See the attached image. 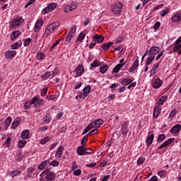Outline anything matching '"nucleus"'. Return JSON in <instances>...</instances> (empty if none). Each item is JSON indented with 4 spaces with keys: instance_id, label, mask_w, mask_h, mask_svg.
I'll list each match as a JSON object with an SVG mask.
<instances>
[{
    "instance_id": "nucleus-1",
    "label": "nucleus",
    "mask_w": 181,
    "mask_h": 181,
    "mask_svg": "<svg viewBox=\"0 0 181 181\" xmlns=\"http://www.w3.org/2000/svg\"><path fill=\"white\" fill-rule=\"evenodd\" d=\"M59 26H60V22L59 21L50 23L45 29V35H47V36L52 35L56 30V29L59 28Z\"/></svg>"
},
{
    "instance_id": "nucleus-2",
    "label": "nucleus",
    "mask_w": 181,
    "mask_h": 181,
    "mask_svg": "<svg viewBox=\"0 0 181 181\" xmlns=\"http://www.w3.org/2000/svg\"><path fill=\"white\" fill-rule=\"evenodd\" d=\"M42 175H45L46 181L54 180L56 177V173H54L53 171H43L40 174V176H42Z\"/></svg>"
},
{
    "instance_id": "nucleus-3",
    "label": "nucleus",
    "mask_w": 181,
    "mask_h": 181,
    "mask_svg": "<svg viewBox=\"0 0 181 181\" xmlns=\"http://www.w3.org/2000/svg\"><path fill=\"white\" fill-rule=\"evenodd\" d=\"M56 8H57V4L50 3L47 6L46 8H45L42 11V13H43L44 15H46V13H49V12H53V11H54Z\"/></svg>"
},
{
    "instance_id": "nucleus-4",
    "label": "nucleus",
    "mask_w": 181,
    "mask_h": 181,
    "mask_svg": "<svg viewBox=\"0 0 181 181\" xmlns=\"http://www.w3.org/2000/svg\"><path fill=\"white\" fill-rule=\"evenodd\" d=\"M112 11L113 13L118 15L122 12V4L121 3H117L112 6Z\"/></svg>"
},
{
    "instance_id": "nucleus-5",
    "label": "nucleus",
    "mask_w": 181,
    "mask_h": 181,
    "mask_svg": "<svg viewBox=\"0 0 181 181\" xmlns=\"http://www.w3.org/2000/svg\"><path fill=\"white\" fill-rule=\"evenodd\" d=\"M24 20L22 17H18L17 19H15L11 25V29H16L18 26L21 25V23H23Z\"/></svg>"
},
{
    "instance_id": "nucleus-6",
    "label": "nucleus",
    "mask_w": 181,
    "mask_h": 181,
    "mask_svg": "<svg viewBox=\"0 0 181 181\" xmlns=\"http://www.w3.org/2000/svg\"><path fill=\"white\" fill-rule=\"evenodd\" d=\"M76 35V28L75 27H71L69 33H68L66 37L65 38L66 42L68 43H70V40L73 39V37Z\"/></svg>"
},
{
    "instance_id": "nucleus-7",
    "label": "nucleus",
    "mask_w": 181,
    "mask_h": 181,
    "mask_svg": "<svg viewBox=\"0 0 181 181\" xmlns=\"http://www.w3.org/2000/svg\"><path fill=\"white\" fill-rule=\"evenodd\" d=\"M75 73L76 77H80V76H83L84 74V66L82 64H79L75 69Z\"/></svg>"
},
{
    "instance_id": "nucleus-8",
    "label": "nucleus",
    "mask_w": 181,
    "mask_h": 181,
    "mask_svg": "<svg viewBox=\"0 0 181 181\" xmlns=\"http://www.w3.org/2000/svg\"><path fill=\"white\" fill-rule=\"evenodd\" d=\"M160 52V48L159 47L153 46L150 48V49L147 52V54H151V56H155L158 54Z\"/></svg>"
},
{
    "instance_id": "nucleus-9",
    "label": "nucleus",
    "mask_w": 181,
    "mask_h": 181,
    "mask_svg": "<svg viewBox=\"0 0 181 181\" xmlns=\"http://www.w3.org/2000/svg\"><path fill=\"white\" fill-rule=\"evenodd\" d=\"M77 3H72L71 4L66 5L64 8V12H71V11H74L77 8Z\"/></svg>"
},
{
    "instance_id": "nucleus-10",
    "label": "nucleus",
    "mask_w": 181,
    "mask_h": 181,
    "mask_svg": "<svg viewBox=\"0 0 181 181\" xmlns=\"http://www.w3.org/2000/svg\"><path fill=\"white\" fill-rule=\"evenodd\" d=\"M42 26H43V20L38 19L35 24V26L33 28L34 32H40Z\"/></svg>"
},
{
    "instance_id": "nucleus-11",
    "label": "nucleus",
    "mask_w": 181,
    "mask_h": 181,
    "mask_svg": "<svg viewBox=\"0 0 181 181\" xmlns=\"http://www.w3.org/2000/svg\"><path fill=\"white\" fill-rule=\"evenodd\" d=\"M90 91H91V86H86L83 90V93H80L79 95L80 98H84V97H87L88 94H90Z\"/></svg>"
},
{
    "instance_id": "nucleus-12",
    "label": "nucleus",
    "mask_w": 181,
    "mask_h": 181,
    "mask_svg": "<svg viewBox=\"0 0 181 181\" xmlns=\"http://www.w3.org/2000/svg\"><path fill=\"white\" fill-rule=\"evenodd\" d=\"M92 40L93 42H94L95 43H101V42H103V40H104V36L101 35H95L94 36H93L92 37Z\"/></svg>"
},
{
    "instance_id": "nucleus-13",
    "label": "nucleus",
    "mask_w": 181,
    "mask_h": 181,
    "mask_svg": "<svg viewBox=\"0 0 181 181\" xmlns=\"http://www.w3.org/2000/svg\"><path fill=\"white\" fill-rule=\"evenodd\" d=\"M171 21H172V22H174L175 23L181 22V12H179V13H177L174 14L171 17Z\"/></svg>"
},
{
    "instance_id": "nucleus-14",
    "label": "nucleus",
    "mask_w": 181,
    "mask_h": 181,
    "mask_svg": "<svg viewBox=\"0 0 181 181\" xmlns=\"http://www.w3.org/2000/svg\"><path fill=\"white\" fill-rule=\"evenodd\" d=\"M129 122H124L121 127V132L123 135H127L128 134V125Z\"/></svg>"
},
{
    "instance_id": "nucleus-15",
    "label": "nucleus",
    "mask_w": 181,
    "mask_h": 181,
    "mask_svg": "<svg viewBox=\"0 0 181 181\" xmlns=\"http://www.w3.org/2000/svg\"><path fill=\"white\" fill-rule=\"evenodd\" d=\"M173 142H175V139L171 138L168 139L166 141H164L159 147L158 149H163V148H166L168 145H170V144H173Z\"/></svg>"
},
{
    "instance_id": "nucleus-16",
    "label": "nucleus",
    "mask_w": 181,
    "mask_h": 181,
    "mask_svg": "<svg viewBox=\"0 0 181 181\" xmlns=\"http://www.w3.org/2000/svg\"><path fill=\"white\" fill-rule=\"evenodd\" d=\"M16 56V51L15 50H8L5 54V57L6 59H7V60L12 59Z\"/></svg>"
},
{
    "instance_id": "nucleus-17",
    "label": "nucleus",
    "mask_w": 181,
    "mask_h": 181,
    "mask_svg": "<svg viewBox=\"0 0 181 181\" xmlns=\"http://www.w3.org/2000/svg\"><path fill=\"white\" fill-rule=\"evenodd\" d=\"M163 84V81L160 80V78H158L154 81L153 83V87L154 88H160Z\"/></svg>"
},
{
    "instance_id": "nucleus-18",
    "label": "nucleus",
    "mask_w": 181,
    "mask_h": 181,
    "mask_svg": "<svg viewBox=\"0 0 181 181\" xmlns=\"http://www.w3.org/2000/svg\"><path fill=\"white\" fill-rule=\"evenodd\" d=\"M138 66H139V60L138 59H135L132 66L129 69V72L133 73V71H135V70H136V69H138Z\"/></svg>"
},
{
    "instance_id": "nucleus-19",
    "label": "nucleus",
    "mask_w": 181,
    "mask_h": 181,
    "mask_svg": "<svg viewBox=\"0 0 181 181\" xmlns=\"http://www.w3.org/2000/svg\"><path fill=\"white\" fill-rule=\"evenodd\" d=\"M180 130H181V125L176 124L171 128L170 133L175 135V134H178V132H180Z\"/></svg>"
},
{
    "instance_id": "nucleus-20",
    "label": "nucleus",
    "mask_w": 181,
    "mask_h": 181,
    "mask_svg": "<svg viewBox=\"0 0 181 181\" xmlns=\"http://www.w3.org/2000/svg\"><path fill=\"white\" fill-rule=\"evenodd\" d=\"M21 117H18L13 120L11 127V129H15L16 128H18L19 125H21Z\"/></svg>"
},
{
    "instance_id": "nucleus-21",
    "label": "nucleus",
    "mask_w": 181,
    "mask_h": 181,
    "mask_svg": "<svg viewBox=\"0 0 181 181\" xmlns=\"http://www.w3.org/2000/svg\"><path fill=\"white\" fill-rule=\"evenodd\" d=\"M92 122L93 123L95 128H100V127L104 124V120H103V119H97Z\"/></svg>"
},
{
    "instance_id": "nucleus-22",
    "label": "nucleus",
    "mask_w": 181,
    "mask_h": 181,
    "mask_svg": "<svg viewBox=\"0 0 181 181\" xmlns=\"http://www.w3.org/2000/svg\"><path fill=\"white\" fill-rule=\"evenodd\" d=\"M161 111H162V108L159 106H156L154 108L153 115L154 118H158V117H159V115H160Z\"/></svg>"
},
{
    "instance_id": "nucleus-23",
    "label": "nucleus",
    "mask_w": 181,
    "mask_h": 181,
    "mask_svg": "<svg viewBox=\"0 0 181 181\" xmlns=\"http://www.w3.org/2000/svg\"><path fill=\"white\" fill-rule=\"evenodd\" d=\"M155 138V136L153 135V134H151L150 136H148L146 139V144L147 145V146H149L151 145H152V143L153 142V139Z\"/></svg>"
},
{
    "instance_id": "nucleus-24",
    "label": "nucleus",
    "mask_w": 181,
    "mask_h": 181,
    "mask_svg": "<svg viewBox=\"0 0 181 181\" xmlns=\"http://www.w3.org/2000/svg\"><path fill=\"white\" fill-rule=\"evenodd\" d=\"M29 135H30V132L28 129L24 130L21 132L22 139H29Z\"/></svg>"
},
{
    "instance_id": "nucleus-25",
    "label": "nucleus",
    "mask_w": 181,
    "mask_h": 181,
    "mask_svg": "<svg viewBox=\"0 0 181 181\" xmlns=\"http://www.w3.org/2000/svg\"><path fill=\"white\" fill-rule=\"evenodd\" d=\"M64 149V147L63 146H60L56 153H55V156L57 157V158H62V155H63V151Z\"/></svg>"
},
{
    "instance_id": "nucleus-26",
    "label": "nucleus",
    "mask_w": 181,
    "mask_h": 181,
    "mask_svg": "<svg viewBox=\"0 0 181 181\" xmlns=\"http://www.w3.org/2000/svg\"><path fill=\"white\" fill-rule=\"evenodd\" d=\"M21 35V31L16 30L13 32L11 35V40H15L16 38L19 37Z\"/></svg>"
},
{
    "instance_id": "nucleus-27",
    "label": "nucleus",
    "mask_w": 181,
    "mask_h": 181,
    "mask_svg": "<svg viewBox=\"0 0 181 181\" xmlns=\"http://www.w3.org/2000/svg\"><path fill=\"white\" fill-rule=\"evenodd\" d=\"M11 122H12V117H8L6 119L4 122V129L6 131L8 128H9V125H11Z\"/></svg>"
},
{
    "instance_id": "nucleus-28",
    "label": "nucleus",
    "mask_w": 181,
    "mask_h": 181,
    "mask_svg": "<svg viewBox=\"0 0 181 181\" xmlns=\"http://www.w3.org/2000/svg\"><path fill=\"white\" fill-rule=\"evenodd\" d=\"M134 79L131 78H124L122 81V86H129L132 83H133Z\"/></svg>"
},
{
    "instance_id": "nucleus-29",
    "label": "nucleus",
    "mask_w": 181,
    "mask_h": 181,
    "mask_svg": "<svg viewBox=\"0 0 181 181\" xmlns=\"http://www.w3.org/2000/svg\"><path fill=\"white\" fill-rule=\"evenodd\" d=\"M168 100V95H163L157 102L158 105H163L165 101Z\"/></svg>"
},
{
    "instance_id": "nucleus-30",
    "label": "nucleus",
    "mask_w": 181,
    "mask_h": 181,
    "mask_svg": "<svg viewBox=\"0 0 181 181\" xmlns=\"http://www.w3.org/2000/svg\"><path fill=\"white\" fill-rule=\"evenodd\" d=\"M107 70H108V66L105 64H102L100 68V73L105 74V73H107Z\"/></svg>"
},
{
    "instance_id": "nucleus-31",
    "label": "nucleus",
    "mask_w": 181,
    "mask_h": 181,
    "mask_svg": "<svg viewBox=\"0 0 181 181\" xmlns=\"http://www.w3.org/2000/svg\"><path fill=\"white\" fill-rule=\"evenodd\" d=\"M52 121V117H50V114L46 113L44 116V122L45 124H50Z\"/></svg>"
},
{
    "instance_id": "nucleus-32",
    "label": "nucleus",
    "mask_w": 181,
    "mask_h": 181,
    "mask_svg": "<svg viewBox=\"0 0 181 181\" xmlns=\"http://www.w3.org/2000/svg\"><path fill=\"white\" fill-rule=\"evenodd\" d=\"M148 58H147V61L146 62V66H149V64H151L152 63V62H153V60L155 59V56L153 55H151V54H148Z\"/></svg>"
},
{
    "instance_id": "nucleus-33",
    "label": "nucleus",
    "mask_w": 181,
    "mask_h": 181,
    "mask_svg": "<svg viewBox=\"0 0 181 181\" xmlns=\"http://www.w3.org/2000/svg\"><path fill=\"white\" fill-rule=\"evenodd\" d=\"M124 66V64H118L115 66V67L112 69V73H118L121 69Z\"/></svg>"
},
{
    "instance_id": "nucleus-34",
    "label": "nucleus",
    "mask_w": 181,
    "mask_h": 181,
    "mask_svg": "<svg viewBox=\"0 0 181 181\" xmlns=\"http://www.w3.org/2000/svg\"><path fill=\"white\" fill-rule=\"evenodd\" d=\"M84 37H86V33H84V32H82L78 36L76 42H79L80 43H81V41L84 40Z\"/></svg>"
},
{
    "instance_id": "nucleus-35",
    "label": "nucleus",
    "mask_w": 181,
    "mask_h": 181,
    "mask_svg": "<svg viewBox=\"0 0 181 181\" xmlns=\"http://www.w3.org/2000/svg\"><path fill=\"white\" fill-rule=\"evenodd\" d=\"M113 45H114V42H112L103 44L102 45L103 50H108V48L111 47V46H112Z\"/></svg>"
},
{
    "instance_id": "nucleus-36",
    "label": "nucleus",
    "mask_w": 181,
    "mask_h": 181,
    "mask_svg": "<svg viewBox=\"0 0 181 181\" xmlns=\"http://www.w3.org/2000/svg\"><path fill=\"white\" fill-rule=\"evenodd\" d=\"M181 49V43L180 42H177V41H175V45L173 47V52H179V50H180Z\"/></svg>"
},
{
    "instance_id": "nucleus-37",
    "label": "nucleus",
    "mask_w": 181,
    "mask_h": 181,
    "mask_svg": "<svg viewBox=\"0 0 181 181\" xmlns=\"http://www.w3.org/2000/svg\"><path fill=\"white\" fill-rule=\"evenodd\" d=\"M166 138V135H165V134H160L158 136V139H157V142L158 144H160L162 142H163V141H165V139Z\"/></svg>"
},
{
    "instance_id": "nucleus-38",
    "label": "nucleus",
    "mask_w": 181,
    "mask_h": 181,
    "mask_svg": "<svg viewBox=\"0 0 181 181\" xmlns=\"http://www.w3.org/2000/svg\"><path fill=\"white\" fill-rule=\"evenodd\" d=\"M48 162H49V160H47L43 161L42 163H40L39 165L38 169H40V170H44V169L46 168V165H47Z\"/></svg>"
},
{
    "instance_id": "nucleus-39",
    "label": "nucleus",
    "mask_w": 181,
    "mask_h": 181,
    "mask_svg": "<svg viewBox=\"0 0 181 181\" xmlns=\"http://www.w3.org/2000/svg\"><path fill=\"white\" fill-rule=\"evenodd\" d=\"M98 66H101V62L98 60H95L91 64H90V69L94 67H98Z\"/></svg>"
},
{
    "instance_id": "nucleus-40",
    "label": "nucleus",
    "mask_w": 181,
    "mask_h": 181,
    "mask_svg": "<svg viewBox=\"0 0 181 181\" xmlns=\"http://www.w3.org/2000/svg\"><path fill=\"white\" fill-rule=\"evenodd\" d=\"M76 153L79 155V156H83V155H86L84 149L81 148V147H77Z\"/></svg>"
},
{
    "instance_id": "nucleus-41",
    "label": "nucleus",
    "mask_w": 181,
    "mask_h": 181,
    "mask_svg": "<svg viewBox=\"0 0 181 181\" xmlns=\"http://www.w3.org/2000/svg\"><path fill=\"white\" fill-rule=\"evenodd\" d=\"M10 173L12 177H15V176H18V175H21V173H22V171L19 170H16L11 171Z\"/></svg>"
},
{
    "instance_id": "nucleus-42",
    "label": "nucleus",
    "mask_w": 181,
    "mask_h": 181,
    "mask_svg": "<svg viewBox=\"0 0 181 181\" xmlns=\"http://www.w3.org/2000/svg\"><path fill=\"white\" fill-rule=\"evenodd\" d=\"M45 57V53H43L42 52H37V60H40V61L44 60Z\"/></svg>"
},
{
    "instance_id": "nucleus-43",
    "label": "nucleus",
    "mask_w": 181,
    "mask_h": 181,
    "mask_svg": "<svg viewBox=\"0 0 181 181\" xmlns=\"http://www.w3.org/2000/svg\"><path fill=\"white\" fill-rule=\"evenodd\" d=\"M21 45H22V42L19 44V42H16L11 45V49L16 50V49H18V47H21Z\"/></svg>"
},
{
    "instance_id": "nucleus-44",
    "label": "nucleus",
    "mask_w": 181,
    "mask_h": 181,
    "mask_svg": "<svg viewBox=\"0 0 181 181\" xmlns=\"http://www.w3.org/2000/svg\"><path fill=\"white\" fill-rule=\"evenodd\" d=\"M26 145V141L25 139L21 140L17 144L18 148H23Z\"/></svg>"
},
{
    "instance_id": "nucleus-45",
    "label": "nucleus",
    "mask_w": 181,
    "mask_h": 181,
    "mask_svg": "<svg viewBox=\"0 0 181 181\" xmlns=\"http://www.w3.org/2000/svg\"><path fill=\"white\" fill-rule=\"evenodd\" d=\"M11 137H8L6 139V140L4 143V146H6V148H9V146H11Z\"/></svg>"
},
{
    "instance_id": "nucleus-46",
    "label": "nucleus",
    "mask_w": 181,
    "mask_h": 181,
    "mask_svg": "<svg viewBox=\"0 0 181 181\" xmlns=\"http://www.w3.org/2000/svg\"><path fill=\"white\" fill-rule=\"evenodd\" d=\"M146 158L144 157H140L138 160H137V165L139 166H140V165H143L144 162H145Z\"/></svg>"
},
{
    "instance_id": "nucleus-47",
    "label": "nucleus",
    "mask_w": 181,
    "mask_h": 181,
    "mask_svg": "<svg viewBox=\"0 0 181 181\" xmlns=\"http://www.w3.org/2000/svg\"><path fill=\"white\" fill-rule=\"evenodd\" d=\"M47 88H43L42 89H41V92H40V95L42 97H45V95H46V94H47Z\"/></svg>"
},
{
    "instance_id": "nucleus-48",
    "label": "nucleus",
    "mask_w": 181,
    "mask_h": 181,
    "mask_svg": "<svg viewBox=\"0 0 181 181\" xmlns=\"http://www.w3.org/2000/svg\"><path fill=\"white\" fill-rule=\"evenodd\" d=\"M37 104L40 105V107H42V105H45V101H43V99L37 98Z\"/></svg>"
},
{
    "instance_id": "nucleus-49",
    "label": "nucleus",
    "mask_w": 181,
    "mask_h": 181,
    "mask_svg": "<svg viewBox=\"0 0 181 181\" xmlns=\"http://www.w3.org/2000/svg\"><path fill=\"white\" fill-rule=\"evenodd\" d=\"M168 12H169V10L168 8H165L164 10L161 11L160 13V16H166L168 15Z\"/></svg>"
},
{
    "instance_id": "nucleus-50",
    "label": "nucleus",
    "mask_w": 181,
    "mask_h": 181,
    "mask_svg": "<svg viewBox=\"0 0 181 181\" xmlns=\"http://www.w3.org/2000/svg\"><path fill=\"white\" fill-rule=\"evenodd\" d=\"M73 175H74V176H80V175H81V169H76L74 170Z\"/></svg>"
},
{
    "instance_id": "nucleus-51",
    "label": "nucleus",
    "mask_w": 181,
    "mask_h": 181,
    "mask_svg": "<svg viewBox=\"0 0 181 181\" xmlns=\"http://www.w3.org/2000/svg\"><path fill=\"white\" fill-rule=\"evenodd\" d=\"M31 42H32V39L28 38V39L25 40L23 45H24V46H29V45H30Z\"/></svg>"
},
{
    "instance_id": "nucleus-52",
    "label": "nucleus",
    "mask_w": 181,
    "mask_h": 181,
    "mask_svg": "<svg viewBox=\"0 0 181 181\" xmlns=\"http://www.w3.org/2000/svg\"><path fill=\"white\" fill-rule=\"evenodd\" d=\"M156 73H158V69L152 67V69L150 72V77H152V76H154V74H156Z\"/></svg>"
},
{
    "instance_id": "nucleus-53",
    "label": "nucleus",
    "mask_w": 181,
    "mask_h": 181,
    "mask_svg": "<svg viewBox=\"0 0 181 181\" xmlns=\"http://www.w3.org/2000/svg\"><path fill=\"white\" fill-rule=\"evenodd\" d=\"M49 166H54V167L59 166V161L55 160H53L52 162H50Z\"/></svg>"
},
{
    "instance_id": "nucleus-54",
    "label": "nucleus",
    "mask_w": 181,
    "mask_h": 181,
    "mask_svg": "<svg viewBox=\"0 0 181 181\" xmlns=\"http://www.w3.org/2000/svg\"><path fill=\"white\" fill-rule=\"evenodd\" d=\"M88 141V134H86L84 136V137L82 139L81 144H86Z\"/></svg>"
},
{
    "instance_id": "nucleus-55",
    "label": "nucleus",
    "mask_w": 181,
    "mask_h": 181,
    "mask_svg": "<svg viewBox=\"0 0 181 181\" xmlns=\"http://www.w3.org/2000/svg\"><path fill=\"white\" fill-rule=\"evenodd\" d=\"M35 2H36V0H29L25 6V8H28L29 6L32 5V4H35Z\"/></svg>"
},
{
    "instance_id": "nucleus-56",
    "label": "nucleus",
    "mask_w": 181,
    "mask_h": 181,
    "mask_svg": "<svg viewBox=\"0 0 181 181\" xmlns=\"http://www.w3.org/2000/svg\"><path fill=\"white\" fill-rule=\"evenodd\" d=\"M165 170H159L158 172V176H160V177H165Z\"/></svg>"
},
{
    "instance_id": "nucleus-57",
    "label": "nucleus",
    "mask_w": 181,
    "mask_h": 181,
    "mask_svg": "<svg viewBox=\"0 0 181 181\" xmlns=\"http://www.w3.org/2000/svg\"><path fill=\"white\" fill-rule=\"evenodd\" d=\"M30 103L31 105H35V104L37 103V98L34 97V98L31 100V101H30Z\"/></svg>"
},
{
    "instance_id": "nucleus-58",
    "label": "nucleus",
    "mask_w": 181,
    "mask_h": 181,
    "mask_svg": "<svg viewBox=\"0 0 181 181\" xmlns=\"http://www.w3.org/2000/svg\"><path fill=\"white\" fill-rule=\"evenodd\" d=\"M97 132H98V129H94L91 130V131L88 134V135H90V136L94 135V134H97Z\"/></svg>"
},
{
    "instance_id": "nucleus-59",
    "label": "nucleus",
    "mask_w": 181,
    "mask_h": 181,
    "mask_svg": "<svg viewBox=\"0 0 181 181\" xmlns=\"http://www.w3.org/2000/svg\"><path fill=\"white\" fill-rule=\"evenodd\" d=\"M52 76V74L50 72H46L42 76V78H49Z\"/></svg>"
},
{
    "instance_id": "nucleus-60",
    "label": "nucleus",
    "mask_w": 181,
    "mask_h": 181,
    "mask_svg": "<svg viewBox=\"0 0 181 181\" xmlns=\"http://www.w3.org/2000/svg\"><path fill=\"white\" fill-rule=\"evenodd\" d=\"M176 115V110H173L170 112L169 118H173Z\"/></svg>"
},
{
    "instance_id": "nucleus-61",
    "label": "nucleus",
    "mask_w": 181,
    "mask_h": 181,
    "mask_svg": "<svg viewBox=\"0 0 181 181\" xmlns=\"http://www.w3.org/2000/svg\"><path fill=\"white\" fill-rule=\"evenodd\" d=\"M136 86V82H132V83H130V85H129L127 86V88L131 89V88H134V87Z\"/></svg>"
},
{
    "instance_id": "nucleus-62",
    "label": "nucleus",
    "mask_w": 181,
    "mask_h": 181,
    "mask_svg": "<svg viewBox=\"0 0 181 181\" xmlns=\"http://www.w3.org/2000/svg\"><path fill=\"white\" fill-rule=\"evenodd\" d=\"M160 28V22H156L153 25V29H159Z\"/></svg>"
},
{
    "instance_id": "nucleus-63",
    "label": "nucleus",
    "mask_w": 181,
    "mask_h": 181,
    "mask_svg": "<svg viewBox=\"0 0 181 181\" xmlns=\"http://www.w3.org/2000/svg\"><path fill=\"white\" fill-rule=\"evenodd\" d=\"M31 105H31L30 102H26L24 105L25 110H28V108H30Z\"/></svg>"
},
{
    "instance_id": "nucleus-64",
    "label": "nucleus",
    "mask_w": 181,
    "mask_h": 181,
    "mask_svg": "<svg viewBox=\"0 0 181 181\" xmlns=\"http://www.w3.org/2000/svg\"><path fill=\"white\" fill-rule=\"evenodd\" d=\"M148 181H159L158 176L153 175Z\"/></svg>"
}]
</instances>
